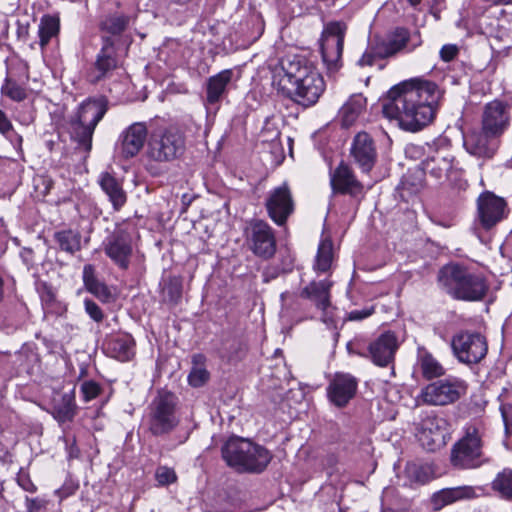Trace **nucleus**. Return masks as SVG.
Listing matches in <instances>:
<instances>
[{"instance_id":"28","label":"nucleus","mask_w":512,"mask_h":512,"mask_svg":"<svg viewBox=\"0 0 512 512\" xmlns=\"http://www.w3.org/2000/svg\"><path fill=\"white\" fill-rule=\"evenodd\" d=\"M331 186L336 192L351 195L359 193L362 189L352 169L344 162H341L331 175Z\"/></svg>"},{"instance_id":"43","label":"nucleus","mask_w":512,"mask_h":512,"mask_svg":"<svg viewBox=\"0 0 512 512\" xmlns=\"http://www.w3.org/2000/svg\"><path fill=\"white\" fill-rule=\"evenodd\" d=\"M1 91L4 95L8 96L14 101L19 102L26 98L25 89L10 79H6L4 85L1 88Z\"/></svg>"},{"instance_id":"17","label":"nucleus","mask_w":512,"mask_h":512,"mask_svg":"<svg viewBox=\"0 0 512 512\" xmlns=\"http://www.w3.org/2000/svg\"><path fill=\"white\" fill-rule=\"evenodd\" d=\"M447 436V422L444 418L429 415L422 420L418 431V439L425 449L435 451L444 447Z\"/></svg>"},{"instance_id":"35","label":"nucleus","mask_w":512,"mask_h":512,"mask_svg":"<svg viewBox=\"0 0 512 512\" xmlns=\"http://www.w3.org/2000/svg\"><path fill=\"white\" fill-rule=\"evenodd\" d=\"M83 282L85 288L102 301H108L111 292L108 287L99 281L95 275V269L92 265H85L83 268Z\"/></svg>"},{"instance_id":"25","label":"nucleus","mask_w":512,"mask_h":512,"mask_svg":"<svg viewBox=\"0 0 512 512\" xmlns=\"http://www.w3.org/2000/svg\"><path fill=\"white\" fill-rule=\"evenodd\" d=\"M75 387L54 391L51 400V414L59 423L72 421L76 415Z\"/></svg>"},{"instance_id":"5","label":"nucleus","mask_w":512,"mask_h":512,"mask_svg":"<svg viewBox=\"0 0 512 512\" xmlns=\"http://www.w3.org/2000/svg\"><path fill=\"white\" fill-rule=\"evenodd\" d=\"M221 452L227 465L238 472L261 473L272 459L266 448L241 437L228 439Z\"/></svg>"},{"instance_id":"21","label":"nucleus","mask_w":512,"mask_h":512,"mask_svg":"<svg viewBox=\"0 0 512 512\" xmlns=\"http://www.w3.org/2000/svg\"><path fill=\"white\" fill-rule=\"evenodd\" d=\"M350 153L354 162L364 173H369L377 160L375 143L366 132H360L354 137Z\"/></svg>"},{"instance_id":"32","label":"nucleus","mask_w":512,"mask_h":512,"mask_svg":"<svg viewBox=\"0 0 512 512\" xmlns=\"http://www.w3.org/2000/svg\"><path fill=\"white\" fill-rule=\"evenodd\" d=\"M99 184L115 210H120L126 203V193L119 181L108 172L101 173Z\"/></svg>"},{"instance_id":"47","label":"nucleus","mask_w":512,"mask_h":512,"mask_svg":"<svg viewBox=\"0 0 512 512\" xmlns=\"http://www.w3.org/2000/svg\"><path fill=\"white\" fill-rule=\"evenodd\" d=\"M85 311L92 320L97 323L102 322L104 319V313L102 309L92 300L85 299L84 301Z\"/></svg>"},{"instance_id":"24","label":"nucleus","mask_w":512,"mask_h":512,"mask_svg":"<svg viewBox=\"0 0 512 512\" xmlns=\"http://www.w3.org/2000/svg\"><path fill=\"white\" fill-rule=\"evenodd\" d=\"M453 160L450 155H442L437 152L423 161V171L437 181L449 180L454 182L459 179L460 170L454 166Z\"/></svg>"},{"instance_id":"22","label":"nucleus","mask_w":512,"mask_h":512,"mask_svg":"<svg viewBox=\"0 0 512 512\" xmlns=\"http://www.w3.org/2000/svg\"><path fill=\"white\" fill-rule=\"evenodd\" d=\"M506 203L504 199L491 192L483 193L478 198V216L482 226L490 229L504 218Z\"/></svg>"},{"instance_id":"49","label":"nucleus","mask_w":512,"mask_h":512,"mask_svg":"<svg viewBox=\"0 0 512 512\" xmlns=\"http://www.w3.org/2000/svg\"><path fill=\"white\" fill-rule=\"evenodd\" d=\"M459 53L458 46L455 44H446L440 50V57L443 61L449 62L456 58Z\"/></svg>"},{"instance_id":"14","label":"nucleus","mask_w":512,"mask_h":512,"mask_svg":"<svg viewBox=\"0 0 512 512\" xmlns=\"http://www.w3.org/2000/svg\"><path fill=\"white\" fill-rule=\"evenodd\" d=\"M451 347L457 359L465 364L478 363L487 353L486 340L479 333L461 332L452 338Z\"/></svg>"},{"instance_id":"45","label":"nucleus","mask_w":512,"mask_h":512,"mask_svg":"<svg viewBox=\"0 0 512 512\" xmlns=\"http://www.w3.org/2000/svg\"><path fill=\"white\" fill-rule=\"evenodd\" d=\"M208 379L209 372L203 367H194L188 375V382L193 387L203 386Z\"/></svg>"},{"instance_id":"20","label":"nucleus","mask_w":512,"mask_h":512,"mask_svg":"<svg viewBox=\"0 0 512 512\" xmlns=\"http://www.w3.org/2000/svg\"><path fill=\"white\" fill-rule=\"evenodd\" d=\"M510 122L509 109L501 101H492L485 105L482 114V129L492 136H500L508 128Z\"/></svg>"},{"instance_id":"50","label":"nucleus","mask_w":512,"mask_h":512,"mask_svg":"<svg viewBox=\"0 0 512 512\" xmlns=\"http://www.w3.org/2000/svg\"><path fill=\"white\" fill-rule=\"evenodd\" d=\"M422 187V182L419 180L418 182H410L409 176H404L401 185L399 187L400 190L407 191L409 193H417Z\"/></svg>"},{"instance_id":"26","label":"nucleus","mask_w":512,"mask_h":512,"mask_svg":"<svg viewBox=\"0 0 512 512\" xmlns=\"http://www.w3.org/2000/svg\"><path fill=\"white\" fill-rule=\"evenodd\" d=\"M490 134L481 131H472L464 136V147L471 155L490 158L496 151V145L491 141L495 138Z\"/></svg>"},{"instance_id":"53","label":"nucleus","mask_w":512,"mask_h":512,"mask_svg":"<svg viewBox=\"0 0 512 512\" xmlns=\"http://www.w3.org/2000/svg\"><path fill=\"white\" fill-rule=\"evenodd\" d=\"M13 130V125L6 114L0 109V134L7 135Z\"/></svg>"},{"instance_id":"1","label":"nucleus","mask_w":512,"mask_h":512,"mask_svg":"<svg viewBox=\"0 0 512 512\" xmlns=\"http://www.w3.org/2000/svg\"><path fill=\"white\" fill-rule=\"evenodd\" d=\"M438 98L435 83L410 79L387 92L382 100V112L385 117L397 120L402 129L417 132L432 122Z\"/></svg>"},{"instance_id":"37","label":"nucleus","mask_w":512,"mask_h":512,"mask_svg":"<svg viewBox=\"0 0 512 512\" xmlns=\"http://www.w3.org/2000/svg\"><path fill=\"white\" fill-rule=\"evenodd\" d=\"M333 261V244L331 240L324 239L318 246V251L313 268L318 273H326L330 270Z\"/></svg>"},{"instance_id":"3","label":"nucleus","mask_w":512,"mask_h":512,"mask_svg":"<svg viewBox=\"0 0 512 512\" xmlns=\"http://www.w3.org/2000/svg\"><path fill=\"white\" fill-rule=\"evenodd\" d=\"M437 280L442 290L462 301H481L489 290V284L482 274L456 263L443 266Z\"/></svg>"},{"instance_id":"33","label":"nucleus","mask_w":512,"mask_h":512,"mask_svg":"<svg viewBox=\"0 0 512 512\" xmlns=\"http://www.w3.org/2000/svg\"><path fill=\"white\" fill-rule=\"evenodd\" d=\"M475 497L474 488L471 486H460L443 489L433 495L432 501L437 509L461 499Z\"/></svg>"},{"instance_id":"18","label":"nucleus","mask_w":512,"mask_h":512,"mask_svg":"<svg viewBox=\"0 0 512 512\" xmlns=\"http://www.w3.org/2000/svg\"><path fill=\"white\" fill-rule=\"evenodd\" d=\"M357 379L349 373H336L327 386L329 401L338 408L345 407L356 395Z\"/></svg>"},{"instance_id":"12","label":"nucleus","mask_w":512,"mask_h":512,"mask_svg":"<svg viewBox=\"0 0 512 512\" xmlns=\"http://www.w3.org/2000/svg\"><path fill=\"white\" fill-rule=\"evenodd\" d=\"M408 40V30L396 28L384 39L375 40L370 43L365 53L359 59L358 64L360 66H372L377 59L394 56L407 46Z\"/></svg>"},{"instance_id":"42","label":"nucleus","mask_w":512,"mask_h":512,"mask_svg":"<svg viewBox=\"0 0 512 512\" xmlns=\"http://www.w3.org/2000/svg\"><path fill=\"white\" fill-rule=\"evenodd\" d=\"M492 487L503 498L512 500V470L505 469L499 473L494 479Z\"/></svg>"},{"instance_id":"10","label":"nucleus","mask_w":512,"mask_h":512,"mask_svg":"<svg viewBox=\"0 0 512 512\" xmlns=\"http://www.w3.org/2000/svg\"><path fill=\"white\" fill-rule=\"evenodd\" d=\"M482 442L478 429L468 427L466 434L453 447L451 462L455 467L462 469L477 468L483 463Z\"/></svg>"},{"instance_id":"2","label":"nucleus","mask_w":512,"mask_h":512,"mask_svg":"<svg viewBox=\"0 0 512 512\" xmlns=\"http://www.w3.org/2000/svg\"><path fill=\"white\" fill-rule=\"evenodd\" d=\"M272 84L304 107L316 104L325 90L324 79L314 64L300 55L280 59L272 69Z\"/></svg>"},{"instance_id":"57","label":"nucleus","mask_w":512,"mask_h":512,"mask_svg":"<svg viewBox=\"0 0 512 512\" xmlns=\"http://www.w3.org/2000/svg\"><path fill=\"white\" fill-rule=\"evenodd\" d=\"M189 438V433L186 432L184 436L180 439L179 443H184Z\"/></svg>"},{"instance_id":"38","label":"nucleus","mask_w":512,"mask_h":512,"mask_svg":"<svg viewBox=\"0 0 512 512\" xmlns=\"http://www.w3.org/2000/svg\"><path fill=\"white\" fill-rule=\"evenodd\" d=\"M130 21V16L115 13L108 15L101 22L100 28L103 32L109 33L111 35H120L122 32L126 30Z\"/></svg>"},{"instance_id":"46","label":"nucleus","mask_w":512,"mask_h":512,"mask_svg":"<svg viewBox=\"0 0 512 512\" xmlns=\"http://www.w3.org/2000/svg\"><path fill=\"white\" fill-rule=\"evenodd\" d=\"M169 300L173 303H177L182 297V283L178 278H172L169 280L164 288Z\"/></svg>"},{"instance_id":"34","label":"nucleus","mask_w":512,"mask_h":512,"mask_svg":"<svg viewBox=\"0 0 512 512\" xmlns=\"http://www.w3.org/2000/svg\"><path fill=\"white\" fill-rule=\"evenodd\" d=\"M366 107V98L362 94L352 95L342 106L340 115L343 125L351 126Z\"/></svg>"},{"instance_id":"11","label":"nucleus","mask_w":512,"mask_h":512,"mask_svg":"<svg viewBox=\"0 0 512 512\" xmlns=\"http://www.w3.org/2000/svg\"><path fill=\"white\" fill-rule=\"evenodd\" d=\"M346 30V24L341 21L328 22L324 26L320 47L323 62L329 71H336L340 67Z\"/></svg>"},{"instance_id":"55","label":"nucleus","mask_w":512,"mask_h":512,"mask_svg":"<svg viewBox=\"0 0 512 512\" xmlns=\"http://www.w3.org/2000/svg\"><path fill=\"white\" fill-rule=\"evenodd\" d=\"M501 414H502V417H503V421H504L505 427H506V429H508L509 418H508V411H507V407L506 406H502L501 407Z\"/></svg>"},{"instance_id":"9","label":"nucleus","mask_w":512,"mask_h":512,"mask_svg":"<svg viewBox=\"0 0 512 512\" xmlns=\"http://www.w3.org/2000/svg\"><path fill=\"white\" fill-rule=\"evenodd\" d=\"M245 242L257 257L268 260L276 253V236L273 228L264 220L254 219L245 228Z\"/></svg>"},{"instance_id":"29","label":"nucleus","mask_w":512,"mask_h":512,"mask_svg":"<svg viewBox=\"0 0 512 512\" xmlns=\"http://www.w3.org/2000/svg\"><path fill=\"white\" fill-rule=\"evenodd\" d=\"M118 65L114 41L111 38H103V46L97 55L95 70L98 73L96 80H100L113 71Z\"/></svg>"},{"instance_id":"44","label":"nucleus","mask_w":512,"mask_h":512,"mask_svg":"<svg viewBox=\"0 0 512 512\" xmlns=\"http://www.w3.org/2000/svg\"><path fill=\"white\" fill-rule=\"evenodd\" d=\"M155 479L160 486H167L177 481V475L173 468L159 466L155 471Z\"/></svg>"},{"instance_id":"15","label":"nucleus","mask_w":512,"mask_h":512,"mask_svg":"<svg viewBox=\"0 0 512 512\" xmlns=\"http://www.w3.org/2000/svg\"><path fill=\"white\" fill-rule=\"evenodd\" d=\"M294 199L291 188L287 182L271 189L265 200V207L270 219L282 226L294 212Z\"/></svg>"},{"instance_id":"48","label":"nucleus","mask_w":512,"mask_h":512,"mask_svg":"<svg viewBox=\"0 0 512 512\" xmlns=\"http://www.w3.org/2000/svg\"><path fill=\"white\" fill-rule=\"evenodd\" d=\"M100 386L94 381H85L81 385V392L85 401H90L96 398L100 393Z\"/></svg>"},{"instance_id":"52","label":"nucleus","mask_w":512,"mask_h":512,"mask_svg":"<svg viewBox=\"0 0 512 512\" xmlns=\"http://www.w3.org/2000/svg\"><path fill=\"white\" fill-rule=\"evenodd\" d=\"M25 503L28 512H40L45 505V501L39 498L26 497Z\"/></svg>"},{"instance_id":"36","label":"nucleus","mask_w":512,"mask_h":512,"mask_svg":"<svg viewBox=\"0 0 512 512\" xmlns=\"http://www.w3.org/2000/svg\"><path fill=\"white\" fill-rule=\"evenodd\" d=\"M54 239L59 248L69 254H75L81 250V233L77 230L66 229L54 234Z\"/></svg>"},{"instance_id":"19","label":"nucleus","mask_w":512,"mask_h":512,"mask_svg":"<svg viewBox=\"0 0 512 512\" xmlns=\"http://www.w3.org/2000/svg\"><path fill=\"white\" fill-rule=\"evenodd\" d=\"M106 255L120 268L127 269L132 255V242L128 232L114 231L104 242Z\"/></svg>"},{"instance_id":"27","label":"nucleus","mask_w":512,"mask_h":512,"mask_svg":"<svg viewBox=\"0 0 512 512\" xmlns=\"http://www.w3.org/2000/svg\"><path fill=\"white\" fill-rule=\"evenodd\" d=\"M147 139V128L144 123H134L121 136L122 153L130 158L139 153Z\"/></svg>"},{"instance_id":"4","label":"nucleus","mask_w":512,"mask_h":512,"mask_svg":"<svg viewBox=\"0 0 512 512\" xmlns=\"http://www.w3.org/2000/svg\"><path fill=\"white\" fill-rule=\"evenodd\" d=\"M107 112V102L103 98L88 99L80 104L68 122L70 139L75 149L87 156L92 149V139L97 124Z\"/></svg>"},{"instance_id":"8","label":"nucleus","mask_w":512,"mask_h":512,"mask_svg":"<svg viewBox=\"0 0 512 512\" xmlns=\"http://www.w3.org/2000/svg\"><path fill=\"white\" fill-rule=\"evenodd\" d=\"M467 384L457 377H447L426 385L418 399L427 405L445 406L458 401L466 394Z\"/></svg>"},{"instance_id":"40","label":"nucleus","mask_w":512,"mask_h":512,"mask_svg":"<svg viewBox=\"0 0 512 512\" xmlns=\"http://www.w3.org/2000/svg\"><path fill=\"white\" fill-rule=\"evenodd\" d=\"M59 32V19L53 16H44L39 25L40 46L45 47L52 37Z\"/></svg>"},{"instance_id":"13","label":"nucleus","mask_w":512,"mask_h":512,"mask_svg":"<svg viewBox=\"0 0 512 512\" xmlns=\"http://www.w3.org/2000/svg\"><path fill=\"white\" fill-rule=\"evenodd\" d=\"M332 286L333 282L329 279L314 280L305 286L300 293L302 298L309 300L321 312L322 322L330 328L336 326L335 308L331 302Z\"/></svg>"},{"instance_id":"16","label":"nucleus","mask_w":512,"mask_h":512,"mask_svg":"<svg viewBox=\"0 0 512 512\" xmlns=\"http://www.w3.org/2000/svg\"><path fill=\"white\" fill-rule=\"evenodd\" d=\"M398 347L395 333L386 331L370 342L366 349L359 351L358 355L369 358L377 366L387 367L394 362Z\"/></svg>"},{"instance_id":"51","label":"nucleus","mask_w":512,"mask_h":512,"mask_svg":"<svg viewBox=\"0 0 512 512\" xmlns=\"http://www.w3.org/2000/svg\"><path fill=\"white\" fill-rule=\"evenodd\" d=\"M374 313V308H365L362 310H353L348 314V319L351 321H360Z\"/></svg>"},{"instance_id":"54","label":"nucleus","mask_w":512,"mask_h":512,"mask_svg":"<svg viewBox=\"0 0 512 512\" xmlns=\"http://www.w3.org/2000/svg\"><path fill=\"white\" fill-rule=\"evenodd\" d=\"M18 483L25 491L34 493L37 490L36 486L27 477H19Z\"/></svg>"},{"instance_id":"58","label":"nucleus","mask_w":512,"mask_h":512,"mask_svg":"<svg viewBox=\"0 0 512 512\" xmlns=\"http://www.w3.org/2000/svg\"><path fill=\"white\" fill-rule=\"evenodd\" d=\"M384 512H394V511H391V510H387V511H384Z\"/></svg>"},{"instance_id":"31","label":"nucleus","mask_w":512,"mask_h":512,"mask_svg":"<svg viewBox=\"0 0 512 512\" xmlns=\"http://www.w3.org/2000/svg\"><path fill=\"white\" fill-rule=\"evenodd\" d=\"M416 367L426 380L438 378L445 374L443 365L423 347L418 349Z\"/></svg>"},{"instance_id":"6","label":"nucleus","mask_w":512,"mask_h":512,"mask_svg":"<svg viewBox=\"0 0 512 512\" xmlns=\"http://www.w3.org/2000/svg\"><path fill=\"white\" fill-rule=\"evenodd\" d=\"M181 422L177 413V398L167 391H161L148 406L147 426L156 437L174 432Z\"/></svg>"},{"instance_id":"30","label":"nucleus","mask_w":512,"mask_h":512,"mask_svg":"<svg viewBox=\"0 0 512 512\" xmlns=\"http://www.w3.org/2000/svg\"><path fill=\"white\" fill-rule=\"evenodd\" d=\"M135 342L131 335L120 334L107 341V350L111 357L126 362L135 354Z\"/></svg>"},{"instance_id":"7","label":"nucleus","mask_w":512,"mask_h":512,"mask_svg":"<svg viewBox=\"0 0 512 512\" xmlns=\"http://www.w3.org/2000/svg\"><path fill=\"white\" fill-rule=\"evenodd\" d=\"M185 137L175 127L153 133L148 142L147 155L157 162H170L184 154Z\"/></svg>"},{"instance_id":"56","label":"nucleus","mask_w":512,"mask_h":512,"mask_svg":"<svg viewBox=\"0 0 512 512\" xmlns=\"http://www.w3.org/2000/svg\"><path fill=\"white\" fill-rule=\"evenodd\" d=\"M409 2V4L413 7H416L417 5H419L421 3L422 0H407Z\"/></svg>"},{"instance_id":"39","label":"nucleus","mask_w":512,"mask_h":512,"mask_svg":"<svg viewBox=\"0 0 512 512\" xmlns=\"http://www.w3.org/2000/svg\"><path fill=\"white\" fill-rule=\"evenodd\" d=\"M430 468L425 465H420L414 462L407 463L404 475L407 478L409 485L413 484H425L430 479Z\"/></svg>"},{"instance_id":"41","label":"nucleus","mask_w":512,"mask_h":512,"mask_svg":"<svg viewBox=\"0 0 512 512\" xmlns=\"http://www.w3.org/2000/svg\"><path fill=\"white\" fill-rule=\"evenodd\" d=\"M246 351L245 345L237 338L225 340L221 348V356L228 361H237L242 358Z\"/></svg>"},{"instance_id":"23","label":"nucleus","mask_w":512,"mask_h":512,"mask_svg":"<svg viewBox=\"0 0 512 512\" xmlns=\"http://www.w3.org/2000/svg\"><path fill=\"white\" fill-rule=\"evenodd\" d=\"M232 69H224L217 74L210 76L205 84V104L216 109L220 103L227 97L229 86L233 78Z\"/></svg>"}]
</instances>
